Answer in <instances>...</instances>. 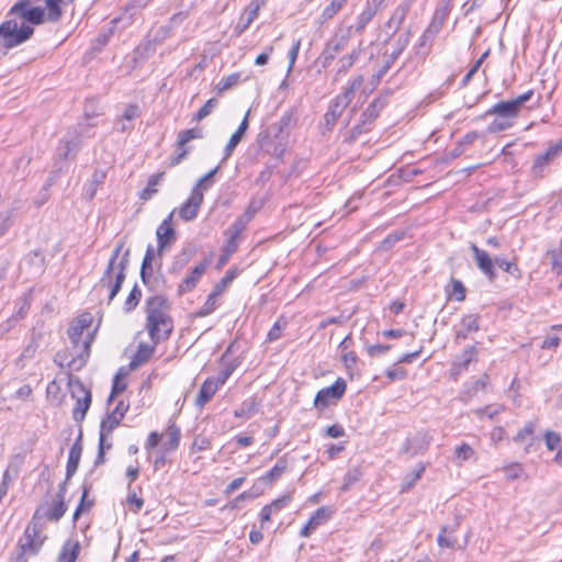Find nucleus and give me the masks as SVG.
Masks as SVG:
<instances>
[{"label":"nucleus","mask_w":562,"mask_h":562,"mask_svg":"<svg viewBox=\"0 0 562 562\" xmlns=\"http://www.w3.org/2000/svg\"><path fill=\"white\" fill-rule=\"evenodd\" d=\"M221 385L215 381L214 376L207 378L201 385L199 394L195 398V406L203 408L211 401Z\"/></svg>","instance_id":"nucleus-26"},{"label":"nucleus","mask_w":562,"mask_h":562,"mask_svg":"<svg viewBox=\"0 0 562 562\" xmlns=\"http://www.w3.org/2000/svg\"><path fill=\"white\" fill-rule=\"evenodd\" d=\"M168 301L161 295H155L146 301V328L155 345L167 340L173 330L172 318L168 315Z\"/></svg>","instance_id":"nucleus-2"},{"label":"nucleus","mask_w":562,"mask_h":562,"mask_svg":"<svg viewBox=\"0 0 562 562\" xmlns=\"http://www.w3.org/2000/svg\"><path fill=\"white\" fill-rule=\"evenodd\" d=\"M467 290L463 283L458 279H451V290L449 291V296L453 297L458 302H462L465 300Z\"/></svg>","instance_id":"nucleus-54"},{"label":"nucleus","mask_w":562,"mask_h":562,"mask_svg":"<svg viewBox=\"0 0 562 562\" xmlns=\"http://www.w3.org/2000/svg\"><path fill=\"white\" fill-rule=\"evenodd\" d=\"M362 83H363V77L362 76L355 77L350 81L349 87H347L342 93L338 94V97H346V99L348 100V103H350L352 98H353V94H355L356 90L359 89Z\"/></svg>","instance_id":"nucleus-62"},{"label":"nucleus","mask_w":562,"mask_h":562,"mask_svg":"<svg viewBox=\"0 0 562 562\" xmlns=\"http://www.w3.org/2000/svg\"><path fill=\"white\" fill-rule=\"evenodd\" d=\"M130 263V249H126L122 255L120 260L119 269L112 268V270L108 271V267L103 271V274L99 282L97 283V289L106 288L110 290L108 296V304H110L113 299L120 292L122 284L126 278V270Z\"/></svg>","instance_id":"nucleus-4"},{"label":"nucleus","mask_w":562,"mask_h":562,"mask_svg":"<svg viewBox=\"0 0 562 562\" xmlns=\"http://www.w3.org/2000/svg\"><path fill=\"white\" fill-rule=\"evenodd\" d=\"M83 331V329L77 327L72 323L69 325L67 334L72 348L77 350L72 352L69 349H66L57 352L54 361L58 367L67 368L70 371H79L86 366L90 357L93 334L89 333L80 345Z\"/></svg>","instance_id":"nucleus-1"},{"label":"nucleus","mask_w":562,"mask_h":562,"mask_svg":"<svg viewBox=\"0 0 562 562\" xmlns=\"http://www.w3.org/2000/svg\"><path fill=\"white\" fill-rule=\"evenodd\" d=\"M375 15L376 13L373 12V9L364 7L362 12L357 15L355 25H351L348 29H350V32L353 30L355 33L361 35Z\"/></svg>","instance_id":"nucleus-37"},{"label":"nucleus","mask_w":562,"mask_h":562,"mask_svg":"<svg viewBox=\"0 0 562 562\" xmlns=\"http://www.w3.org/2000/svg\"><path fill=\"white\" fill-rule=\"evenodd\" d=\"M386 104V97L379 95L362 112L359 122L351 128L349 142H355L362 134L370 132L380 112Z\"/></svg>","instance_id":"nucleus-5"},{"label":"nucleus","mask_w":562,"mask_h":562,"mask_svg":"<svg viewBox=\"0 0 562 562\" xmlns=\"http://www.w3.org/2000/svg\"><path fill=\"white\" fill-rule=\"evenodd\" d=\"M533 94V90L530 89L515 99L498 102L494 104L490 110H487L486 115L496 114L504 119L516 117L519 114L524 103L531 100Z\"/></svg>","instance_id":"nucleus-10"},{"label":"nucleus","mask_w":562,"mask_h":562,"mask_svg":"<svg viewBox=\"0 0 562 562\" xmlns=\"http://www.w3.org/2000/svg\"><path fill=\"white\" fill-rule=\"evenodd\" d=\"M237 273L233 269H228L225 276L215 284L213 292L221 295L226 286L236 278Z\"/></svg>","instance_id":"nucleus-59"},{"label":"nucleus","mask_w":562,"mask_h":562,"mask_svg":"<svg viewBox=\"0 0 562 562\" xmlns=\"http://www.w3.org/2000/svg\"><path fill=\"white\" fill-rule=\"evenodd\" d=\"M176 210L169 213V215L164 218L160 225L156 229V237L158 249L157 254L160 256L164 249L170 247L177 239V234L175 228L172 227V220Z\"/></svg>","instance_id":"nucleus-12"},{"label":"nucleus","mask_w":562,"mask_h":562,"mask_svg":"<svg viewBox=\"0 0 562 562\" xmlns=\"http://www.w3.org/2000/svg\"><path fill=\"white\" fill-rule=\"evenodd\" d=\"M127 409L128 405L120 401L115 408L102 419L99 435L108 437L121 424Z\"/></svg>","instance_id":"nucleus-18"},{"label":"nucleus","mask_w":562,"mask_h":562,"mask_svg":"<svg viewBox=\"0 0 562 562\" xmlns=\"http://www.w3.org/2000/svg\"><path fill=\"white\" fill-rule=\"evenodd\" d=\"M453 0H443L435 10L434 18L442 21L443 23L448 19L450 11L452 10Z\"/></svg>","instance_id":"nucleus-58"},{"label":"nucleus","mask_w":562,"mask_h":562,"mask_svg":"<svg viewBox=\"0 0 562 562\" xmlns=\"http://www.w3.org/2000/svg\"><path fill=\"white\" fill-rule=\"evenodd\" d=\"M13 210L0 212V237L7 234L13 225Z\"/></svg>","instance_id":"nucleus-61"},{"label":"nucleus","mask_w":562,"mask_h":562,"mask_svg":"<svg viewBox=\"0 0 562 562\" xmlns=\"http://www.w3.org/2000/svg\"><path fill=\"white\" fill-rule=\"evenodd\" d=\"M220 167H215L205 173L202 178L198 180L195 186L192 189H198L199 192H203L209 190L214 184V176L217 173Z\"/></svg>","instance_id":"nucleus-48"},{"label":"nucleus","mask_w":562,"mask_h":562,"mask_svg":"<svg viewBox=\"0 0 562 562\" xmlns=\"http://www.w3.org/2000/svg\"><path fill=\"white\" fill-rule=\"evenodd\" d=\"M348 0H331L328 5H326L319 15L321 24L326 23L331 20L346 4Z\"/></svg>","instance_id":"nucleus-39"},{"label":"nucleus","mask_w":562,"mask_h":562,"mask_svg":"<svg viewBox=\"0 0 562 562\" xmlns=\"http://www.w3.org/2000/svg\"><path fill=\"white\" fill-rule=\"evenodd\" d=\"M82 453L81 434L69 450L66 465V481H69L78 470Z\"/></svg>","instance_id":"nucleus-25"},{"label":"nucleus","mask_w":562,"mask_h":562,"mask_svg":"<svg viewBox=\"0 0 562 562\" xmlns=\"http://www.w3.org/2000/svg\"><path fill=\"white\" fill-rule=\"evenodd\" d=\"M251 220V215L238 216L227 228L225 235L227 236L226 244L224 245V251L234 254L238 247V239L241 233L246 229L248 223Z\"/></svg>","instance_id":"nucleus-13"},{"label":"nucleus","mask_w":562,"mask_h":562,"mask_svg":"<svg viewBox=\"0 0 562 562\" xmlns=\"http://www.w3.org/2000/svg\"><path fill=\"white\" fill-rule=\"evenodd\" d=\"M454 453H456V458L460 461H468L475 454L473 448L465 442L458 446L454 450Z\"/></svg>","instance_id":"nucleus-64"},{"label":"nucleus","mask_w":562,"mask_h":562,"mask_svg":"<svg viewBox=\"0 0 562 562\" xmlns=\"http://www.w3.org/2000/svg\"><path fill=\"white\" fill-rule=\"evenodd\" d=\"M80 147L81 139L79 135L74 134L71 136H66L59 140V145L57 147V156L64 160L74 159L77 156Z\"/></svg>","instance_id":"nucleus-23"},{"label":"nucleus","mask_w":562,"mask_h":562,"mask_svg":"<svg viewBox=\"0 0 562 562\" xmlns=\"http://www.w3.org/2000/svg\"><path fill=\"white\" fill-rule=\"evenodd\" d=\"M334 513L335 510L331 507L322 506L317 508L310 517V525H315L316 527L324 525L331 518Z\"/></svg>","instance_id":"nucleus-40"},{"label":"nucleus","mask_w":562,"mask_h":562,"mask_svg":"<svg viewBox=\"0 0 562 562\" xmlns=\"http://www.w3.org/2000/svg\"><path fill=\"white\" fill-rule=\"evenodd\" d=\"M362 53V42L359 43L358 47L353 48L350 53L341 56L337 61L336 77L346 75L349 69L357 63Z\"/></svg>","instance_id":"nucleus-29"},{"label":"nucleus","mask_w":562,"mask_h":562,"mask_svg":"<svg viewBox=\"0 0 562 562\" xmlns=\"http://www.w3.org/2000/svg\"><path fill=\"white\" fill-rule=\"evenodd\" d=\"M350 40V29H347L345 33L334 34L324 45V48L317 57V63L322 65L324 69L328 68L331 63L336 59L347 46Z\"/></svg>","instance_id":"nucleus-9"},{"label":"nucleus","mask_w":562,"mask_h":562,"mask_svg":"<svg viewBox=\"0 0 562 562\" xmlns=\"http://www.w3.org/2000/svg\"><path fill=\"white\" fill-rule=\"evenodd\" d=\"M260 406L261 402L258 401L257 397H249L235 409L234 416L237 418L249 419L259 412Z\"/></svg>","instance_id":"nucleus-31"},{"label":"nucleus","mask_w":562,"mask_h":562,"mask_svg":"<svg viewBox=\"0 0 562 562\" xmlns=\"http://www.w3.org/2000/svg\"><path fill=\"white\" fill-rule=\"evenodd\" d=\"M175 155L170 158V162L169 165L171 167H175L177 165H179L183 159L187 158V156L190 154V151L192 150V147L187 145V144H181L180 145V140L177 139L176 144H175Z\"/></svg>","instance_id":"nucleus-43"},{"label":"nucleus","mask_w":562,"mask_h":562,"mask_svg":"<svg viewBox=\"0 0 562 562\" xmlns=\"http://www.w3.org/2000/svg\"><path fill=\"white\" fill-rule=\"evenodd\" d=\"M25 261L35 266L36 272H42L44 270L45 257L40 250L31 251L26 256Z\"/></svg>","instance_id":"nucleus-60"},{"label":"nucleus","mask_w":562,"mask_h":562,"mask_svg":"<svg viewBox=\"0 0 562 562\" xmlns=\"http://www.w3.org/2000/svg\"><path fill=\"white\" fill-rule=\"evenodd\" d=\"M361 476H362V472L360 471L359 468L349 469L344 476V483L340 487V491L341 492L349 491L351 485H353L356 482H358Z\"/></svg>","instance_id":"nucleus-51"},{"label":"nucleus","mask_w":562,"mask_h":562,"mask_svg":"<svg viewBox=\"0 0 562 562\" xmlns=\"http://www.w3.org/2000/svg\"><path fill=\"white\" fill-rule=\"evenodd\" d=\"M447 532H449V528L447 526L442 527L437 538L438 546L440 548H454L457 539L446 536ZM450 532L452 533L453 530L451 529Z\"/></svg>","instance_id":"nucleus-63"},{"label":"nucleus","mask_w":562,"mask_h":562,"mask_svg":"<svg viewBox=\"0 0 562 562\" xmlns=\"http://www.w3.org/2000/svg\"><path fill=\"white\" fill-rule=\"evenodd\" d=\"M203 137H204V134H203V131L201 127H192V128H187V130L180 131L177 139L180 140V145L181 144L188 145L189 142H191L193 139H201Z\"/></svg>","instance_id":"nucleus-47"},{"label":"nucleus","mask_w":562,"mask_h":562,"mask_svg":"<svg viewBox=\"0 0 562 562\" xmlns=\"http://www.w3.org/2000/svg\"><path fill=\"white\" fill-rule=\"evenodd\" d=\"M241 75L239 72H233L224 78L217 83L216 89L218 93H222L234 86H236L240 81Z\"/></svg>","instance_id":"nucleus-52"},{"label":"nucleus","mask_w":562,"mask_h":562,"mask_svg":"<svg viewBox=\"0 0 562 562\" xmlns=\"http://www.w3.org/2000/svg\"><path fill=\"white\" fill-rule=\"evenodd\" d=\"M154 350L155 349L153 346H149L146 344H139L134 357L132 358V360L130 362L131 369L135 370L138 367H140L143 363H145L151 357V355L154 353Z\"/></svg>","instance_id":"nucleus-36"},{"label":"nucleus","mask_w":562,"mask_h":562,"mask_svg":"<svg viewBox=\"0 0 562 562\" xmlns=\"http://www.w3.org/2000/svg\"><path fill=\"white\" fill-rule=\"evenodd\" d=\"M292 122V115L290 113L283 114L279 121L269 126V130L272 132V135L278 138L280 137L284 131L290 126Z\"/></svg>","instance_id":"nucleus-46"},{"label":"nucleus","mask_w":562,"mask_h":562,"mask_svg":"<svg viewBox=\"0 0 562 562\" xmlns=\"http://www.w3.org/2000/svg\"><path fill=\"white\" fill-rule=\"evenodd\" d=\"M431 439L428 432L419 431L414 437L406 438L400 452L411 458L424 453L428 449Z\"/></svg>","instance_id":"nucleus-14"},{"label":"nucleus","mask_w":562,"mask_h":562,"mask_svg":"<svg viewBox=\"0 0 562 562\" xmlns=\"http://www.w3.org/2000/svg\"><path fill=\"white\" fill-rule=\"evenodd\" d=\"M68 384L71 389V396L76 398L72 418L76 422H81L85 419L87 411L91 405V392L85 387L78 376L69 375Z\"/></svg>","instance_id":"nucleus-7"},{"label":"nucleus","mask_w":562,"mask_h":562,"mask_svg":"<svg viewBox=\"0 0 562 562\" xmlns=\"http://www.w3.org/2000/svg\"><path fill=\"white\" fill-rule=\"evenodd\" d=\"M288 470V459L285 456L281 457L274 467L267 471L258 479V483L272 484L279 480Z\"/></svg>","instance_id":"nucleus-30"},{"label":"nucleus","mask_w":562,"mask_h":562,"mask_svg":"<svg viewBox=\"0 0 562 562\" xmlns=\"http://www.w3.org/2000/svg\"><path fill=\"white\" fill-rule=\"evenodd\" d=\"M67 505L65 504V501L56 499L52 508H49L48 505H40L35 509L33 516L43 524L45 519L49 521H58L65 515Z\"/></svg>","instance_id":"nucleus-20"},{"label":"nucleus","mask_w":562,"mask_h":562,"mask_svg":"<svg viewBox=\"0 0 562 562\" xmlns=\"http://www.w3.org/2000/svg\"><path fill=\"white\" fill-rule=\"evenodd\" d=\"M8 16H12L16 19L19 22H24L26 24L38 25L42 24L46 16L43 14L41 8L36 4H33L31 0H19L9 11Z\"/></svg>","instance_id":"nucleus-8"},{"label":"nucleus","mask_w":562,"mask_h":562,"mask_svg":"<svg viewBox=\"0 0 562 562\" xmlns=\"http://www.w3.org/2000/svg\"><path fill=\"white\" fill-rule=\"evenodd\" d=\"M113 33H114V31H113L112 27L100 32L98 34V36L95 37L94 42H93L92 49L94 52H101L102 48L105 45H108V43H109L110 38L112 37Z\"/></svg>","instance_id":"nucleus-56"},{"label":"nucleus","mask_w":562,"mask_h":562,"mask_svg":"<svg viewBox=\"0 0 562 562\" xmlns=\"http://www.w3.org/2000/svg\"><path fill=\"white\" fill-rule=\"evenodd\" d=\"M203 203V192L192 189L189 198L179 207V216L186 222H190L198 216L199 210Z\"/></svg>","instance_id":"nucleus-17"},{"label":"nucleus","mask_w":562,"mask_h":562,"mask_svg":"<svg viewBox=\"0 0 562 562\" xmlns=\"http://www.w3.org/2000/svg\"><path fill=\"white\" fill-rule=\"evenodd\" d=\"M349 105L346 97H336L329 104L327 112L324 115L325 127L331 131L341 116L344 110Z\"/></svg>","instance_id":"nucleus-22"},{"label":"nucleus","mask_w":562,"mask_h":562,"mask_svg":"<svg viewBox=\"0 0 562 562\" xmlns=\"http://www.w3.org/2000/svg\"><path fill=\"white\" fill-rule=\"evenodd\" d=\"M263 4L265 0H252L247 5L235 26L234 32L236 36H240L250 26V24L257 19L258 12Z\"/></svg>","instance_id":"nucleus-21"},{"label":"nucleus","mask_w":562,"mask_h":562,"mask_svg":"<svg viewBox=\"0 0 562 562\" xmlns=\"http://www.w3.org/2000/svg\"><path fill=\"white\" fill-rule=\"evenodd\" d=\"M34 33V27L24 22H19L12 16H8L0 24V45L5 49H11L26 42ZM7 54V52H4Z\"/></svg>","instance_id":"nucleus-3"},{"label":"nucleus","mask_w":562,"mask_h":562,"mask_svg":"<svg viewBox=\"0 0 562 562\" xmlns=\"http://www.w3.org/2000/svg\"><path fill=\"white\" fill-rule=\"evenodd\" d=\"M167 440L162 443L161 449L165 452H172L177 450L180 443V428L173 423L169 422L168 428H167Z\"/></svg>","instance_id":"nucleus-33"},{"label":"nucleus","mask_w":562,"mask_h":562,"mask_svg":"<svg viewBox=\"0 0 562 562\" xmlns=\"http://www.w3.org/2000/svg\"><path fill=\"white\" fill-rule=\"evenodd\" d=\"M490 55V49L484 52L481 57L473 64L467 75L462 78L460 86L462 88L467 87L472 79V77L477 72L479 68L482 66L485 58Z\"/></svg>","instance_id":"nucleus-55"},{"label":"nucleus","mask_w":562,"mask_h":562,"mask_svg":"<svg viewBox=\"0 0 562 562\" xmlns=\"http://www.w3.org/2000/svg\"><path fill=\"white\" fill-rule=\"evenodd\" d=\"M347 389V383L342 378H338L330 386L319 390L314 398V406L317 409L327 407L331 401L340 400Z\"/></svg>","instance_id":"nucleus-11"},{"label":"nucleus","mask_w":562,"mask_h":562,"mask_svg":"<svg viewBox=\"0 0 562 562\" xmlns=\"http://www.w3.org/2000/svg\"><path fill=\"white\" fill-rule=\"evenodd\" d=\"M140 297H142V291L137 286V284H135L124 302V305H123L124 312L131 313L133 310H135V307L138 305V303L140 301Z\"/></svg>","instance_id":"nucleus-49"},{"label":"nucleus","mask_w":562,"mask_h":562,"mask_svg":"<svg viewBox=\"0 0 562 562\" xmlns=\"http://www.w3.org/2000/svg\"><path fill=\"white\" fill-rule=\"evenodd\" d=\"M406 233L404 231H396L387 235L381 243L380 248L383 250H390L396 243L404 239Z\"/></svg>","instance_id":"nucleus-57"},{"label":"nucleus","mask_w":562,"mask_h":562,"mask_svg":"<svg viewBox=\"0 0 562 562\" xmlns=\"http://www.w3.org/2000/svg\"><path fill=\"white\" fill-rule=\"evenodd\" d=\"M218 296H220L218 294H216L215 292L212 291L207 295L206 301L204 302V304L196 312V316L204 317V316H207V315L212 314L217 308V299H218Z\"/></svg>","instance_id":"nucleus-44"},{"label":"nucleus","mask_w":562,"mask_h":562,"mask_svg":"<svg viewBox=\"0 0 562 562\" xmlns=\"http://www.w3.org/2000/svg\"><path fill=\"white\" fill-rule=\"evenodd\" d=\"M165 172H157L148 178L147 186L138 193V198L142 201H149L158 190L156 187L162 181Z\"/></svg>","instance_id":"nucleus-35"},{"label":"nucleus","mask_w":562,"mask_h":562,"mask_svg":"<svg viewBox=\"0 0 562 562\" xmlns=\"http://www.w3.org/2000/svg\"><path fill=\"white\" fill-rule=\"evenodd\" d=\"M535 423L529 422L527 423L524 428H521L516 436L513 438V440L517 443H526L527 447L525 449L526 452H528V447L532 445L533 441V432H535Z\"/></svg>","instance_id":"nucleus-38"},{"label":"nucleus","mask_w":562,"mask_h":562,"mask_svg":"<svg viewBox=\"0 0 562 562\" xmlns=\"http://www.w3.org/2000/svg\"><path fill=\"white\" fill-rule=\"evenodd\" d=\"M90 490H91V484L83 483L81 499H80V503L77 506V508L74 513V516H72L75 521L79 518V516L81 515L82 512H88L93 505L92 499L88 501V494H89Z\"/></svg>","instance_id":"nucleus-41"},{"label":"nucleus","mask_w":562,"mask_h":562,"mask_svg":"<svg viewBox=\"0 0 562 562\" xmlns=\"http://www.w3.org/2000/svg\"><path fill=\"white\" fill-rule=\"evenodd\" d=\"M415 0H403L393 11L386 26L393 30V33L397 32L403 22L405 21L408 12L411 11Z\"/></svg>","instance_id":"nucleus-24"},{"label":"nucleus","mask_w":562,"mask_h":562,"mask_svg":"<svg viewBox=\"0 0 562 562\" xmlns=\"http://www.w3.org/2000/svg\"><path fill=\"white\" fill-rule=\"evenodd\" d=\"M210 263V258H204L202 261H200L178 285V294L183 295L193 291L202 276L207 270Z\"/></svg>","instance_id":"nucleus-16"},{"label":"nucleus","mask_w":562,"mask_h":562,"mask_svg":"<svg viewBox=\"0 0 562 562\" xmlns=\"http://www.w3.org/2000/svg\"><path fill=\"white\" fill-rule=\"evenodd\" d=\"M42 530L43 522L33 516L23 536L18 541V549L29 552V555H36L46 540V536H42Z\"/></svg>","instance_id":"nucleus-6"},{"label":"nucleus","mask_w":562,"mask_h":562,"mask_svg":"<svg viewBox=\"0 0 562 562\" xmlns=\"http://www.w3.org/2000/svg\"><path fill=\"white\" fill-rule=\"evenodd\" d=\"M461 328L456 334V340H465L471 333L480 330V315L467 314L461 318Z\"/></svg>","instance_id":"nucleus-27"},{"label":"nucleus","mask_w":562,"mask_h":562,"mask_svg":"<svg viewBox=\"0 0 562 562\" xmlns=\"http://www.w3.org/2000/svg\"><path fill=\"white\" fill-rule=\"evenodd\" d=\"M476 355H477V349L475 346H471V347L463 349V351L460 356V360L454 361L452 363L451 374L459 375L462 372L468 371L470 363L475 360Z\"/></svg>","instance_id":"nucleus-28"},{"label":"nucleus","mask_w":562,"mask_h":562,"mask_svg":"<svg viewBox=\"0 0 562 562\" xmlns=\"http://www.w3.org/2000/svg\"><path fill=\"white\" fill-rule=\"evenodd\" d=\"M194 256V249L191 247L183 248L177 256H175L171 266L169 268V272L172 274H178L183 270V268L190 262V260Z\"/></svg>","instance_id":"nucleus-32"},{"label":"nucleus","mask_w":562,"mask_h":562,"mask_svg":"<svg viewBox=\"0 0 562 562\" xmlns=\"http://www.w3.org/2000/svg\"><path fill=\"white\" fill-rule=\"evenodd\" d=\"M562 153V138L550 145L548 149L536 156L532 165L535 177H542L543 169Z\"/></svg>","instance_id":"nucleus-19"},{"label":"nucleus","mask_w":562,"mask_h":562,"mask_svg":"<svg viewBox=\"0 0 562 562\" xmlns=\"http://www.w3.org/2000/svg\"><path fill=\"white\" fill-rule=\"evenodd\" d=\"M476 267L490 280L494 281L497 277L495 269V258L493 259L487 251L481 249L475 244L470 245Z\"/></svg>","instance_id":"nucleus-15"},{"label":"nucleus","mask_w":562,"mask_h":562,"mask_svg":"<svg viewBox=\"0 0 562 562\" xmlns=\"http://www.w3.org/2000/svg\"><path fill=\"white\" fill-rule=\"evenodd\" d=\"M80 553L78 541L67 540L59 552L57 562H76Z\"/></svg>","instance_id":"nucleus-34"},{"label":"nucleus","mask_w":562,"mask_h":562,"mask_svg":"<svg viewBox=\"0 0 562 562\" xmlns=\"http://www.w3.org/2000/svg\"><path fill=\"white\" fill-rule=\"evenodd\" d=\"M16 310L14 311V313L12 314V318H14L16 322L25 318V316L27 315L29 311H30V307H31V299H30V294H24L20 301L16 303Z\"/></svg>","instance_id":"nucleus-45"},{"label":"nucleus","mask_w":562,"mask_h":562,"mask_svg":"<svg viewBox=\"0 0 562 562\" xmlns=\"http://www.w3.org/2000/svg\"><path fill=\"white\" fill-rule=\"evenodd\" d=\"M495 265L516 279H519L521 276L520 269L514 260H506L505 258L497 256L495 257L494 266Z\"/></svg>","instance_id":"nucleus-42"},{"label":"nucleus","mask_w":562,"mask_h":562,"mask_svg":"<svg viewBox=\"0 0 562 562\" xmlns=\"http://www.w3.org/2000/svg\"><path fill=\"white\" fill-rule=\"evenodd\" d=\"M218 104L217 99L211 98L205 102V104L199 109L196 113L192 116V122H200L211 114L213 109Z\"/></svg>","instance_id":"nucleus-53"},{"label":"nucleus","mask_w":562,"mask_h":562,"mask_svg":"<svg viewBox=\"0 0 562 562\" xmlns=\"http://www.w3.org/2000/svg\"><path fill=\"white\" fill-rule=\"evenodd\" d=\"M425 470L426 464L420 462L417 464V468L413 472L406 474L404 477L403 491H406L414 486V484L422 477Z\"/></svg>","instance_id":"nucleus-50"}]
</instances>
